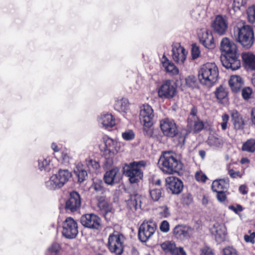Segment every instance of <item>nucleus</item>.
Instances as JSON below:
<instances>
[{
  "instance_id": "1",
  "label": "nucleus",
  "mask_w": 255,
  "mask_h": 255,
  "mask_svg": "<svg viewBox=\"0 0 255 255\" xmlns=\"http://www.w3.org/2000/svg\"><path fill=\"white\" fill-rule=\"evenodd\" d=\"M158 162L161 170L167 174L178 172L182 168V164L177 158V155L173 152H163Z\"/></svg>"
},
{
  "instance_id": "2",
  "label": "nucleus",
  "mask_w": 255,
  "mask_h": 255,
  "mask_svg": "<svg viewBox=\"0 0 255 255\" xmlns=\"http://www.w3.org/2000/svg\"><path fill=\"white\" fill-rule=\"evenodd\" d=\"M218 75V68L213 62H208L203 64L198 73V78L200 82L208 86H211L216 82Z\"/></svg>"
},
{
  "instance_id": "3",
  "label": "nucleus",
  "mask_w": 255,
  "mask_h": 255,
  "mask_svg": "<svg viewBox=\"0 0 255 255\" xmlns=\"http://www.w3.org/2000/svg\"><path fill=\"white\" fill-rule=\"evenodd\" d=\"M234 36L246 48H250L255 40L253 30L249 25L235 27Z\"/></svg>"
},
{
  "instance_id": "4",
  "label": "nucleus",
  "mask_w": 255,
  "mask_h": 255,
  "mask_svg": "<svg viewBox=\"0 0 255 255\" xmlns=\"http://www.w3.org/2000/svg\"><path fill=\"white\" fill-rule=\"evenodd\" d=\"M71 177V173L67 170H59L56 174L51 176L46 182V187L50 190L58 189L68 181Z\"/></svg>"
},
{
  "instance_id": "5",
  "label": "nucleus",
  "mask_w": 255,
  "mask_h": 255,
  "mask_svg": "<svg viewBox=\"0 0 255 255\" xmlns=\"http://www.w3.org/2000/svg\"><path fill=\"white\" fill-rule=\"evenodd\" d=\"M125 240L124 236L118 232L110 234L108 242L109 251L116 255H121L124 251Z\"/></svg>"
},
{
  "instance_id": "6",
  "label": "nucleus",
  "mask_w": 255,
  "mask_h": 255,
  "mask_svg": "<svg viewBox=\"0 0 255 255\" xmlns=\"http://www.w3.org/2000/svg\"><path fill=\"white\" fill-rule=\"evenodd\" d=\"M146 165L144 161L133 162L129 164L128 169L125 171L126 176L128 177V180L131 183L138 182L142 178L143 173L141 168Z\"/></svg>"
},
{
  "instance_id": "7",
  "label": "nucleus",
  "mask_w": 255,
  "mask_h": 255,
  "mask_svg": "<svg viewBox=\"0 0 255 255\" xmlns=\"http://www.w3.org/2000/svg\"><path fill=\"white\" fill-rule=\"evenodd\" d=\"M104 141L105 149L103 154L107 162L110 164L112 162L113 157L120 150V143L109 137H105Z\"/></svg>"
},
{
  "instance_id": "8",
  "label": "nucleus",
  "mask_w": 255,
  "mask_h": 255,
  "mask_svg": "<svg viewBox=\"0 0 255 255\" xmlns=\"http://www.w3.org/2000/svg\"><path fill=\"white\" fill-rule=\"evenodd\" d=\"M78 233V224L72 218L68 217L63 223V235L68 239H73L76 237Z\"/></svg>"
},
{
  "instance_id": "9",
  "label": "nucleus",
  "mask_w": 255,
  "mask_h": 255,
  "mask_svg": "<svg viewBox=\"0 0 255 255\" xmlns=\"http://www.w3.org/2000/svg\"><path fill=\"white\" fill-rule=\"evenodd\" d=\"M156 229L155 224L152 222L143 223L139 227L138 237L142 242H146L155 233Z\"/></svg>"
},
{
  "instance_id": "10",
  "label": "nucleus",
  "mask_w": 255,
  "mask_h": 255,
  "mask_svg": "<svg viewBox=\"0 0 255 255\" xmlns=\"http://www.w3.org/2000/svg\"><path fill=\"white\" fill-rule=\"evenodd\" d=\"M153 117V110L150 106L146 104L141 107L139 119L144 126V130L145 129V128H149L152 126Z\"/></svg>"
},
{
  "instance_id": "11",
  "label": "nucleus",
  "mask_w": 255,
  "mask_h": 255,
  "mask_svg": "<svg viewBox=\"0 0 255 255\" xmlns=\"http://www.w3.org/2000/svg\"><path fill=\"white\" fill-rule=\"evenodd\" d=\"M81 224L88 228L98 230L101 227V220L94 214L82 215L80 219Z\"/></svg>"
},
{
  "instance_id": "12",
  "label": "nucleus",
  "mask_w": 255,
  "mask_h": 255,
  "mask_svg": "<svg viewBox=\"0 0 255 255\" xmlns=\"http://www.w3.org/2000/svg\"><path fill=\"white\" fill-rule=\"evenodd\" d=\"M160 127L165 136L173 137L178 133V129L175 122L168 118L160 121Z\"/></svg>"
},
{
  "instance_id": "13",
  "label": "nucleus",
  "mask_w": 255,
  "mask_h": 255,
  "mask_svg": "<svg viewBox=\"0 0 255 255\" xmlns=\"http://www.w3.org/2000/svg\"><path fill=\"white\" fill-rule=\"evenodd\" d=\"M176 87L173 82L167 80L164 82L158 90V96L161 98L170 99L176 94Z\"/></svg>"
},
{
  "instance_id": "14",
  "label": "nucleus",
  "mask_w": 255,
  "mask_h": 255,
  "mask_svg": "<svg viewBox=\"0 0 255 255\" xmlns=\"http://www.w3.org/2000/svg\"><path fill=\"white\" fill-rule=\"evenodd\" d=\"M198 36L200 42L205 47L208 49L214 48V38L211 31L205 28H201L198 32Z\"/></svg>"
},
{
  "instance_id": "15",
  "label": "nucleus",
  "mask_w": 255,
  "mask_h": 255,
  "mask_svg": "<svg viewBox=\"0 0 255 255\" xmlns=\"http://www.w3.org/2000/svg\"><path fill=\"white\" fill-rule=\"evenodd\" d=\"M166 187L172 194H178L181 192L183 188L182 182L178 178L170 176L165 180Z\"/></svg>"
},
{
  "instance_id": "16",
  "label": "nucleus",
  "mask_w": 255,
  "mask_h": 255,
  "mask_svg": "<svg viewBox=\"0 0 255 255\" xmlns=\"http://www.w3.org/2000/svg\"><path fill=\"white\" fill-rule=\"evenodd\" d=\"M173 233L176 238L183 240L192 237L194 230L189 226L177 225L174 228Z\"/></svg>"
},
{
  "instance_id": "17",
  "label": "nucleus",
  "mask_w": 255,
  "mask_h": 255,
  "mask_svg": "<svg viewBox=\"0 0 255 255\" xmlns=\"http://www.w3.org/2000/svg\"><path fill=\"white\" fill-rule=\"evenodd\" d=\"M223 65L227 69L236 70L240 68L241 62L236 53L227 55L224 59L222 60Z\"/></svg>"
},
{
  "instance_id": "18",
  "label": "nucleus",
  "mask_w": 255,
  "mask_h": 255,
  "mask_svg": "<svg viewBox=\"0 0 255 255\" xmlns=\"http://www.w3.org/2000/svg\"><path fill=\"white\" fill-rule=\"evenodd\" d=\"M172 57L175 62L179 64H182L186 58L187 52L179 44L177 43L172 47Z\"/></svg>"
},
{
  "instance_id": "19",
  "label": "nucleus",
  "mask_w": 255,
  "mask_h": 255,
  "mask_svg": "<svg viewBox=\"0 0 255 255\" xmlns=\"http://www.w3.org/2000/svg\"><path fill=\"white\" fill-rule=\"evenodd\" d=\"M81 205L80 195L75 191L70 193L69 199L66 202V208L74 212L79 209Z\"/></svg>"
},
{
  "instance_id": "20",
  "label": "nucleus",
  "mask_w": 255,
  "mask_h": 255,
  "mask_svg": "<svg viewBox=\"0 0 255 255\" xmlns=\"http://www.w3.org/2000/svg\"><path fill=\"white\" fill-rule=\"evenodd\" d=\"M120 170L117 167L106 171L104 176V180L105 183L112 186L118 183L120 181Z\"/></svg>"
},
{
  "instance_id": "21",
  "label": "nucleus",
  "mask_w": 255,
  "mask_h": 255,
  "mask_svg": "<svg viewBox=\"0 0 255 255\" xmlns=\"http://www.w3.org/2000/svg\"><path fill=\"white\" fill-rule=\"evenodd\" d=\"M211 233L215 236L217 242H221L225 238L227 234L226 227L224 224L216 222L211 228Z\"/></svg>"
},
{
  "instance_id": "22",
  "label": "nucleus",
  "mask_w": 255,
  "mask_h": 255,
  "mask_svg": "<svg viewBox=\"0 0 255 255\" xmlns=\"http://www.w3.org/2000/svg\"><path fill=\"white\" fill-rule=\"evenodd\" d=\"M212 25L214 30L220 35L224 34L228 27L226 19L221 15L216 17Z\"/></svg>"
},
{
  "instance_id": "23",
  "label": "nucleus",
  "mask_w": 255,
  "mask_h": 255,
  "mask_svg": "<svg viewBox=\"0 0 255 255\" xmlns=\"http://www.w3.org/2000/svg\"><path fill=\"white\" fill-rule=\"evenodd\" d=\"M98 207L105 218H107L108 214H113L114 209L112 205L109 202L105 197L101 196L98 197Z\"/></svg>"
},
{
  "instance_id": "24",
  "label": "nucleus",
  "mask_w": 255,
  "mask_h": 255,
  "mask_svg": "<svg viewBox=\"0 0 255 255\" xmlns=\"http://www.w3.org/2000/svg\"><path fill=\"white\" fill-rule=\"evenodd\" d=\"M221 50L226 53L227 55L237 53L236 45L226 37L223 38L221 42Z\"/></svg>"
},
{
  "instance_id": "25",
  "label": "nucleus",
  "mask_w": 255,
  "mask_h": 255,
  "mask_svg": "<svg viewBox=\"0 0 255 255\" xmlns=\"http://www.w3.org/2000/svg\"><path fill=\"white\" fill-rule=\"evenodd\" d=\"M98 122L105 128H111L115 125V120L110 114H102L98 119Z\"/></svg>"
},
{
  "instance_id": "26",
  "label": "nucleus",
  "mask_w": 255,
  "mask_h": 255,
  "mask_svg": "<svg viewBox=\"0 0 255 255\" xmlns=\"http://www.w3.org/2000/svg\"><path fill=\"white\" fill-rule=\"evenodd\" d=\"M229 84L233 92L236 93L242 88L244 82L240 76L233 75L231 77Z\"/></svg>"
},
{
  "instance_id": "27",
  "label": "nucleus",
  "mask_w": 255,
  "mask_h": 255,
  "mask_svg": "<svg viewBox=\"0 0 255 255\" xmlns=\"http://www.w3.org/2000/svg\"><path fill=\"white\" fill-rule=\"evenodd\" d=\"M161 63L167 72L173 75H176L179 73L178 68L172 62L168 60L165 56L162 57Z\"/></svg>"
},
{
  "instance_id": "28",
  "label": "nucleus",
  "mask_w": 255,
  "mask_h": 255,
  "mask_svg": "<svg viewBox=\"0 0 255 255\" xmlns=\"http://www.w3.org/2000/svg\"><path fill=\"white\" fill-rule=\"evenodd\" d=\"M229 185V180L226 179H219L214 180L212 185V189L214 192L223 191L226 190Z\"/></svg>"
},
{
  "instance_id": "29",
  "label": "nucleus",
  "mask_w": 255,
  "mask_h": 255,
  "mask_svg": "<svg viewBox=\"0 0 255 255\" xmlns=\"http://www.w3.org/2000/svg\"><path fill=\"white\" fill-rule=\"evenodd\" d=\"M242 59L246 68L255 71V55L251 53L242 54Z\"/></svg>"
},
{
  "instance_id": "30",
  "label": "nucleus",
  "mask_w": 255,
  "mask_h": 255,
  "mask_svg": "<svg viewBox=\"0 0 255 255\" xmlns=\"http://www.w3.org/2000/svg\"><path fill=\"white\" fill-rule=\"evenodd\" d=\"M232 122L235 128L237 129H242L244 127V122L242 117L237 111L231 112Z\"/></svg>"
},
{
  "instance_id": "31",
  "label": "nucleus",
  "mask_w": 255,
  "mask_h": 255,
  "mask_svg": "<svg viewBox=\"0 0 255 255\" xmlns=\"http://www.w3.org/2000/svg\"><path fill=\"white\" fill-rule=\"evenodd\" d=\"M204 124L199 119L197 120L188 121L187 124L188 129L189 132H197L201 130L204 128Z\"/></svg>"
},
{
  "instance_id": "32",
  "label": "nucleus",
  "mask_w": 255,
  "mask_h": 255,
  "mask_svg": "<svg viewBox=\"0 0 255 255\" xmlns=\"http://www.w3.org/2000/svg\"><path fill=\"white\" fill-rule=\"evenodd\" d=\"M115 109L121 113H127L129 110V103L127 99L118 100L115 105Z\"/></svg>"
},
{
  "instance_id": "33",
  "label": "nucleus",
  "mask_w": 255,
  "mask_h": 255,
  "mask_svg": "<svg viewBox=\"0 0 255 255\" xmlns=\"http://www.w3.org/2000/svg\"><path fill=\"white\" fill-rule=\"evenodd\" d=\"M74 172L77 176L80 182L84 181L88 175L87 171L84 169V165L82 163L77 164Z\"/></svg>"
},
{
  "instance_id": "34",
  "label": "nucleus",
  "mask_w": 255,
  "mask_h": 255,
  "mask_svg": "<svg viewBox=\"0 0 255 255\" xmlns=\"http://www.w3.org/2000/svg\"><path fill=\"white\" fill-rule=\"evenodd\" d=\"M224 143V139L220 137L214 135L209 136L207 140V143L211 146L221 147Z\"/></svg>"
},
{
  "instance_id": "35",
  "label": "nucleus",
  "mask_w": 255,
  "mask_h": 255,
  "mask_svg": "<svg viewBox=\"0 0 255 255\" xmlns=\"http://www.w3.org/2000/svg\"><path fill=\"white\" fill-rule=\"evenodd\" d=\"M85 164L90 172H95L100 168L99 162L90 157L85 159Z\"/></svg>"
},
{
  "instance_id": "36",
  "label": "nucleus",
  "mask_w": 255,
  "mask_h": 255,
  "mask_svg": "<svg viewBox=\"0 0 255 255\" xmlns=\"http://www.w3.org/2000/svg\"><path fill=\"white\" fill-rule=\"evenodd\" d=\"M163 191L161 188H153L149 190L150 199L154 202L158 201L163 197Z\"/></svg>"
},
{
  "instance_id": "37",
  "label": "nucleus",
  "mask_w": 255,
  "mask_h": 255,
  "mask_svg": "<svg viewBox=\"0 0 255 255\" xmlns=\"http://www.w3.org/2000/svg\"><path fill=\"white\" fill-rule=\"evenodd\" d=\"M242 149L243 151L249 152H255V139L251 138L247 140L243 143Z\"/></svg>"
},
{
  "instance_id": "38",
  "label": "nucleus",
  "mask_w": 255,
  "mask_h": 255,
  "mask_svg": "<svg viewBox=\"0 0 255 255\" xmlns=\"http://www.w3.org/2000/svg\"><path fill=\"white\" fill-rule=\"evenodd\" d=\"M215 95L216 98L219 100H222L223 99H225L228 95V92L227 89L222 86H220L219 87L217 88L215 92Z\"/></svg>"
},
{
  "instance_id": "39",
  "label": "nucleus",
  "mask_w": 255,
  "mask_h": 255,
  "mask_svg": "<svg viewBox=\"0 0 255 255\" xmlns=\"http://www.w3.org/2000/svg\"><path fill=\"white\" fill-rule=\"evenodd\" d=\"M38 166L40 170L49 171L51 169L50 159L49 158H41L38 160Z\"/></svg>"
},
{
  "instance_id": "40",
  "label": "nucleus",
  "mask_w": 255,
  "mask_h": 255,
  "mask_svg": "<svg viewBox=\"0 0 255 255\" xmlns=\"http://www.w3.org/2000/svg\"><path fill=\"white\" fill-rule=\"evenodd\" d=\"M160 247L166 253H170L171 254L175 249V245L174 243L171 241H166L160 245Z\"/></svg>"
},
{
  "instance_id": "41",
  "label": "nucleus",
  "mask_w": 255,
  "mask_h": 255,
  "mask_svg": "<svg viewBox=\"0 0 255 255\" xmlns=\"http://www.w3.org/2000/svg\"><path fill=\"white\" fill-rule=\"evenodd\" d=\"M249 21L255 25V5L249 7L247 11Z\"/></svg>"
},
{
  "instance_id": "42",
  "label": "nucleus",
  "mask_w": 255,
  "mask_h": 255,
  "mask_svg": "<svg viewBox=\"0 0 255 255\" xmlns=\"http://www.w3.org/2000/svg\"><path fill=\"white\" fill-rule=\"evenodd\" d=\"M60 250L58 244H53L47 250L46 255H57Z\"/></svg>"
},
{
  "instance_id": "43",
  "label": "nucleus",
  "mask_w": 255,
  "mask_h": 255,
  "mask_svg": "<svg viewBox=\"0 0 255 255\" xmlns=\"http://www.w3.org/2000/svg\"><path fill=\"white\" fill-rule=\"evenodd\" d=\"M227 169L229 175L232 178H242L243 175V173L239 171H235L234 169L231 168L230 165L227 166Z\"/></svg>"
},
{
  "instance_id": "44",
  "label": "nucleus",
  "mask_w": 255,
  "mask_h": 255,
  "mask_svg": "<svg viewBox=\"0 0 255 255\" xmlns=\"http://www.w3.org/2000/svg\"><path fill=\"white\" fill-rule=\"evenodd\" d=\"M91 188L97 192H102L104 190L102 181L101 180H95L91 186Z\"/></svg>"
},
{
  "instance_id": "45",
  "label": "nucleus",
  "mask_w": 255,
  "mask_h": 255,
  "mask_svg": "<svg viewBox=\"0 0 255 255\" xmlns=\"http://www.w3.org/2000/svg\"><path fill=\"white\" fill-rule=\"evenodd\" d=\"M244 238L246 243L254 244L255 243V232H252L251 230H249L248 234H246Z\"/></svg>"
},
{
  "instance_id": "46",
  "label": "nucleus",
  "mask_w": 255,
  "mask_h": 255,
  "mask_svg": "<svg viewBox=\"0 0 255 255\" xmlns=\"http://www.w3.org/2000/svg\"><path fill=\"white\" fill-rule=\"evenodd\" d=\"M247 0H234L233 7L235 11L239 10L247 4Z\"/></svg>"
},
{
  "instance_id": "47",
  "label": "nucleus",
  "mask_w": 255,
  "mask_h": 255,
  "mask_svg": "<svg viewBox=\"0 0 255 255\" xmlns=\"http://www.w3.org/2000/svg\"><path fill=\"white\" fill-rule=\"evenodd\" d=\"M186 84L189 87H195L196 78L194 76H189L185 79Z\"/></svg>"
},
{
  "instance_id": "48",
  "label": "nucleus",
  "mask_w": 255,
  "mask_h": 255,
  "mask_svg": "<svg viewBox=\"0 0 255 255\" xmlns=\"http://www.w3.org/2000/svg\"><path fill=\"white\" fill-rule=\"evenodd\" d=\"M223 255H239V254L235 249L228 247L224 249Z\"/></svg>"
},
{
  "instance_id": "49",
  "label": "nucleus",
  "mask_w": 255,
  "mask_h": 255,
  "mask_svg": "<svg viewBox=\"0 0 255 255\" xmlns=\"http://www.w3.org/2000/svg\"><path fill=\"white\" fill-rule=\"evenodd\" d=\"M252 94V90L250 87H246L242 90V96L245 100L250 99Z\"/></svg>"
},
{
  "instance_id": "50",
  "label": "nucleus",
  "mask_w": 255,
  "mask_h": 255,
  "mask_svg": "<svg viewBox=\"0 0 255 255\" xmlns=\"http://www.w3.org/2000/svg\"><path fill=\"white\" fill-rule=\"evenodd\" d=\"M131 201L132 202L133 205L135 208L138 207H140L141 200L140 196L138 195H136L131 197Z\"/></svg>"
},
{
  "instance_id": "51",
  "label": "nucleus",
  "mask_w": 255,
  "mask_h": 255,
  "mask_svg": "<svg viewBox=\"0 0 255 255\" xmlns=\"http://www.w3.org/2000/svg\"><path fill=\"white\" fill-rule=\"evenodd\" d=\"M123 138L126 140H130L134 138V134L132 130H128L122 133Z\"/></svg>"
},
{
  "instance_id": "52",
  "label": "nucleus",
  "mask_w": 255,
  "mask_h": 255,
  "mask_svg": "<svg viewBox=\"0 0 255 255\" xmlns=\"http://www.w3.org/2000/svg\"><path fill=\"white\" fill-rule=\"evenodd\" d=\"M191 53L193 59H196L200 56V51L199 48L196 44L192 45Z\"/></svg>"
},
{
  "instance_id": "53",
  "label": "nucleus",
  "mask_w": 255,
  "mask_h": 255,
  "mask_svg": "<svg viewBox=\"0 0 255 255\" xmlns=\"http://www.w3.org/2000/svg\"><path fill=\"white\" fill-rule=\"evenodd\" d=\"M196 179L198 181L204 182L207 179V177L201 171H197L195 174Z\"/></svg>"
},
{
  "instance_id": "54",
  "label": "nucleus",
  "mask_w": 255,
  "mask_h": 255,
  "mask_svg": "<svg viewBox=\"0 0 255 255\" xmlns=\"http://www.w3.org/2000/svg\"><path fill=\"white\" fill-rule=\"evenodd\" d=\"M160 230L163 232L166 233L169 230V224L166 221H163L161 222L160 226Z\"/></svg>"
},
{
  "instance_id": "55",
  "label": "nucleus",
  "mask_w": 255,
  "mask_h": 255,
  "mask_svg": "<svg viewBox=\"0 0 255 255\" xmlns=\"http://www.w3.org/2000/svg\"><path fill=\"white\" fill-rule=\"evenodd\" d=\"M196 114H197V110L195 108H193L191 109L190 115L188 119V121H192V120L194 121L195 120H197V119H198V118L196 116Z\"/></svg>"
},
{
  "instance_id": "56",
  "label": "nucleus",
  "mask_w": 255,
  "mask_h": 255,
  "mask_svg": "<svg viewBox=\"0 0 255 255\" xmlns=\"http://www.w3.org/2000/svg\"><path fill=\"white\" fill-rule=\"evenodd\" d=\"M160 215L164 218L167 217L169 215V211L167 207H162L160 208Z\"/></svg>"
},
{
  "instance_id": "57",
  "label": "nucleus",
  "mask_w": 255,
  "mask_h": 255,
  "mask_svg": "<svg viewBox=\"0 0 255 255\" xmlns=\"http://www.w3.org/2000/svg\"><path fill=\"white\" fill-rule=\"evenodd\" d=\"M173 255H186V254L182 248H176L172 254Z\"/></svg>"
},
{
  "instance_id": "58",
  "label": "nucleus",
  "mask_w": 255,
  "mask_h": 255,
  "mask_svg": "<svg viewBox=\"0 0 255 255\" xmlns=\"http://www.w3.org/2000/svg\"><path fill=\"white\" fill-rule=\"evenodd\" d=\"M216 192L218 193L217 195V199L220 202H222L225 201L226 199V196L225 194L224 191Z\"/></svg>"
},
{
  "instance_id": "59",
  "label": "nucleus",
  "mask_w": 255,
  "mask_h": 255,
  "mask_svg": "<svg viewBox=\"0 0 255 255\" xmlns=\"http://www.w3.org/2000/svg\"><path fill=\"white\" fill-rule=\"evenodd\" d=\"M202 255H213L211 249L208 247L204 248L202 250Z\"/></svg>"
},
{
  "instance_id": "60",
  "label": "nucleus",
  "mask_w": 255,
  "mask_h": 255,
  "mask_svg": "<svg viewBox=\"0 0 255 255\" xmlns=\"http://www.w3.org/2000/svg\"><path fill=\"white\" fill-rule=\"evenodd\" d=\"M239 191L242 194L244 195L247 194L248 193L247 188L245 185H242L240 186L239 187Z\"/></svg>"
},
{
  "instance_id": "61",
  "label": "nucleus",
  "mask_w": 255,
  "mask_h": 255,
  "mask_svg": "<svg viewBox=\"0 0 255 255\" xmlns=\"http://www.w3.org/2000/svg\"><path fill=\"white\" fill-rule=\"evenodd\" d=\"M61 157L64 162H68L69 161V156L67 153L63 152L61 155Z\"/></svg>"
},
{
  "instance_id": "62",
  "label": "nucleus",
  "mask_w": 255,
  "mask_h": 255,
  "mask_svg": "<svg viewBox=\"0 0 255 255\" xmlns=\"http://www.w3.org/2000/svg\"><path fill=\"white\" fill-rule=\"evenodd\" d=\"M229 119V117L227 114H225L222 116V123L228 124Z\"/></svg>"
},
{
  "instance_id": "63",
  "label": "nucleus",
  "mask_w": 255,
  "mask_h": 255,
  "mask_svg": "<svg viewBox=\"0 0 255 255\" xmlns=\"http://www.w3.org/2000/svg\"><path fill=\"white\" fill-rule=\"evenodd\" d=\"M251 115L252 121L253 123L255 125V107L252 109Z\"/></svg>"
},
{
  "instance_id": "64",
  "label": "nucleus",
  "mask_w": 255,
  "mask_h": 255,
  "mask_svg": "<svg viewBox=\"0 0 255 255\" xmlns=\"http://www.w3.org/2000/svg\"><path fill=\"white\" fill-rule=\"evenodd\" d=\"M199 155L203 159L206 155V152L204 150H200L199 152Z\"/></svg>"
}]
</instances>
